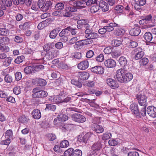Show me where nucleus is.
Wrapping results in <instances>:
<instances>
[{"instance_id":"31","label":"nucleus","mask_w":156,"mask_h":156,"mask_svg":"<svg viewBox=\"0 0 156 156\" xmlns=\"http://www.w3.org/2000/svg\"><path fill=\"white\" fill-rule=\"evenodd\" d=\"M9 30L5 28H0V36H7L9 35Z\"/></svg>"},{"instance_id":"36","label":"nucleus","mask_w":156,"mask_h":156,"mask_svg":"<svg viewBox=\"0 0 156 156\" xmlns=\"http://www.w3.org/2000/svg\"><path fill=\"white\" fill-rule=\"evenodd\" d=\"M10 41L9 39L7 37H0V45H3L7 43Z\"/></svg>"},{"instance_id":"40","label":"nucleus","mask_w":156,"mask_h":156,"mask_svg":"<svg viewBox=\"0 0 156 156\" xmlns=\"http://www.w3.org/2000/svg\"><path fill=\"white\" fill-rule=\"evenodd\" d=\"M122 44V41L118 39H113L112 41V45L114 47H118L119 46Z\"/></svg>"},{"instance_id":"59","label":"nucleus","mask_w":156,"mask_h":156,"mask_svg":"<svg viewBox=\"0 0 156 156\" xmlns=\"http://www.w3.org/2000/svg\"><path fill=\"white\" fill-rule=\"evenodd\" d=\"M113 49V48L110 46H108L105 48L104 50V52L106 54H109L111 53Z\"/></svg>"},{"instance_id":"23","label":"nucleus","mask_w":156,"mask_h":156,"mask_svg":"<svg viewBox=\"0 0 156 156\" xmlns=\"http://www.w3.org/2000/svg\"><path fill=\"white\" fill-rule=\"evenodd\" d=\"M76 75L78 77L83 80L87 79L90 76L89 73L85 72H77Z\"/></svg>"},{"instance_id":"58","label":"nucleus","mask_w":156,"mask_h":156,"mask_svg":"<svg viewBox=\"0 0 156 156\" xmlns=\"http://www.w3.org/2000/svg\"><path fill=\"white\" fill-rule=\"evenodd\" d=\"M82 154V152L80 150L76 149L73 151V156H81Z\"/></svg>"},{"instance_id":"45","label":"nucleus","mask_w":156,"mask_h":156,"mask_svg":"<svg viewBox=\"0 0 156 156\" xmlns=\"http://www.w3.org/2000/svg\"><path fill=\"white\" fill-rule=\"evenodd\" d=\"M124 9V7L122 5H116L114 8V10L119 13L122 12Z\"/></svg>"},{"instance_id":"49","label":"nucleus","mask_w":156,"mask_h":156,"mask_svg":"<svg viewBox=\"0 0 156 156\" xmlns=\"http://www.w3.org/2000/svg\"><path fill=\"white\" fill-rule=\"evenodd\" d=\"M24 59V57L23 55L18 56L15 59L14 62L16 64H20L23 61Z\"/></svg>"},{"instance_id":"21","label":"nucleus","mask_w":156,"mask_h":156,"mask_svg":"<svg viewBox=\"0 0 156 156\" xmlns=\"http://www.w3.org/2000/svg\"><path fill=\"white\" fill-rule=\"evenodd\" d=\"M119 62L120 65L124 69L128 66L127 60L124 56H121L119 58Z\"/></svg>"},{"instance_id":"18","label":"nucleus","mask_w":156,"mask_h":156,"mask_svg":"<svg viewBox=\"0 0 156 156\" xmlns=\"http://www.w3.org/2000/svg\"><path fill=\"white\" fill-rule=\"evenodd\" d=\"M129 108L132 114L138 115L139 113L138 105L137 104L132 103L130 106Z\"/></svg>"},{"instance_id":"62","label":"nucleus","mask_w":156,"mask_h":156,"mask_svg":"<svg viewBox=\"0 0 156 156\" xmlns=\"http://www.w3.org/2000/svg\"><path fill=\"white\" fill-rule=\"evenodd\" d=\"M15 79L16 80L18 81L20 80L22 78V74L20 72H16L15 74Z\"/></svg>"},{"instance_id":"20","label":"nucleus","mask_w":156,"mask_h":156,"mask_svg":"<svg viewBox=\"0 0 156 156\" xmlns=\"http://www.w3.org/2000/svg\"><path fill=\"white\" fill-rule=\"evenodd\" d=\"M32 0H12L14 4L17 5L19 4H23L25 3L27 6H29L31 4Z\"/></svg>"},{"instance_id":"6","label":"nucleus","mask_w":156,"mask_h":156,"mask_svg":"<svg viewBox=\"0 0 156 156\" xmlns=\"http://www.w3.org/2000/svg\"><path fill=\"white\" fill-rule=\"evenodd\" d=\"M125 69H118L116 73V77L118 81L121 83H125Z\"/></svg>"},{"instance_id":"35","label":"nucleus","mask_w":156,"mask_h":156,"mask_svg":"<svg viewBox=\"0 0 156 156\" xmlns=\"http://www.w3.org/2000/svg\"><path fill=\"white\" fill-rule=\"evenodd\" d=\"M14 41L17 43H20L23 41V37L21 35H15L13 38Z\"/></svg>"},{"instance_id":"43","label":"nucleus","mask_w":156,"mask_h":156,"mask_svg":"<svg viewBox=\"0 0 156 156\" xmlns=\"http://www.w3.org/2000/svg\"><path fill=\"white\" fill-rule=\"evenodd\" d=\"M112 137V134L110 133H105L103 134L102 139L103 140H106L110 139Z\"/></svg>"},{"instance_id":"48","label":"nucleus","mask_w":156,"mask_h":156,"mask_svg":"<svg viewBox=\"0 0 156 156\" xmlns=\"http://www.w3.org/2000/svg\"><path fill=\"white\" fill-rule=\"evenodd\" d=\"M28 120L29 119L24 115L20 116L19 119V122L22 123L27 122Z\"/></svg>"},{"instance_id":"17","label":"nucleus","mask_w":156,"mask_h":156,"mask_svg":"<svg viewBox=\"0 0 156 156\" xmlns=\"http://www.w3.org/2000/svg\"><path fill=\"white\" fill-rule=\"evenodd\" d=\"M92 130L96 133H100L103 132L104 129L101 126L99 125L97 123H94L91 126Z\"/></svg>"},{"instance_id":"50","label":"nucleus","mask_w":156,"mask_h":156,"mask_svg":"<svg viewBox=\"0 0 156 156\" xmlns=\"http://www.w3.org/2000/svg\"><path fill=\"white\" fill-rule=\"evenodd\" d=\"M152 16L151 14H149L145 16L143 19V20H144L145 22L146 23L151 21L152 19Z\"/></svg>"},{"instance_id":"3","label":"nucleus","mask_w":156,"mask_h":156,"mask_svg":"<svg viewBox=\"0 0 156 156\" xmlns=\"http://www.w3.org/2000/svg\"><path fill=\"white\" fill-rule=\"evenodd\" d=\"M84 32L85 34V37L87 39L91 40L97 38L98 37V34L94 31L90 26L85 29Z\"/></svg>"},{"instance_id":"10","label":"nucleus","mask_w":156,"mask_h":156,"mask_svg":"<svg viewBox=\"0 0 156 156\" xmlns=\"http://www.w3.org/2000/svg\"><path fill=\"white\" fill-rule=\"evenodd\" d=\"M134 54L135 55L134 58L136 60L141 59L144 55V52L142 49L140 47L135 48L133 50Z\"/></svg>"},{"instance_id":"11","label":"nucleus","mask_w":156,"mask_h":156,"mask_svg":"<svg viewBox=\"0 0 156 156\" xmlns=\"http://www.w3.org/2000/svg\"><path fill=\"white\" fill-rule=\"evenodd\" d=\"M62 93L63 91L61 92L58 96L51 97L49 99V101L54 103L59 104L62 103Z\"/></svg>"},{"instance_id":"4","label":"nucleus","mask_w":156,"mask_h":156,"mask_svg":"<svg viewBox=\"0 0 156 156\" xmlns=\"http://www.w3.org/2000/svg\"><path fill=\"white\" fill-rule=\"evenodd\" d=\"M32 92L34 96L38 98H42L46 97L48 95L47 91L41 90L39 87H36L33 89Z\"/></svg>"},{"instance_id":"42","label":"nucleus","mask_w":156,"mask_h":156,"mask_svg":"<svg viewBox=\"0 0 156 156\" xmlns=\"http://www.w3.org/2000/svg\"><path fill=\"white\" fill-rule=\"evenodd\" d=\"M53 47H54V45L53 44H46L44 46L43 49L44 51H46V52H47L50 50L51 49L53 48Z\"/></svg>"},{"instance_id":"22","label":"nucleus","mask_w":156,"mask_h":156,"mask_svg":"<svg viewBox=\"0 0 156 156\" xmlns=\"http://www.w3.org/2000/svg\"><path fill=\"white\" fill-rule=\"evenodd\" d=\"M89 66L88 61L87 60L83 61L78 64V68L81 70H84L87 69Z\"/></svg>"},{"instance_id":"9","label":"nucleus","mask_w":156,"mask_h":156,"mask_svg":"<svg viewBox=\"0 0 156 156\" xmlns=\"http://www.w3.org/2000/svg\"><path fill=\"white\" fill-rule=\"evenodd\" d=\"M95 137V135L94 134L90 132L87 133L83 136H79L78 137V140L80 142L86 143L88 140Z\"/></svg>"},{"instance_id":"47","label":"nucleus","mask_w":156,"mask_h":156,"mask_svg":"<svg viewBox=\"0 0 156 156\" xmlns=\"http://www.w3.org/2000/svg\"><path fill=\"white\" fill-rule=\"evenodd\" d=\"M100 5H98L97 4L95 5H94L91 6L90 8V11L91 12L94 13L98 11L99 9Z\"/></svg>"},{"instance_id":"19","label":"nucleus","mask_w":156,"mask_h":156,"mask_svg":"<svg viewBox=\"0 0 156 156\" xmlns=\"http://www.w3.org/2000/svg\"><path fill=\"white\" fill-rule=\"evenodd\" d=\"M1 8L3 10H5L6 9V7L11 6L12 5L11 0H2L0 2Z\"/></svg>"},{"instance_id":"56","label":"nucleus","mask_w":156,"mask_h":156,"mask_svg":"<svg viewBox=\"0 0 156 156\" xmlns=\"http://www.w3.org/2000/svg\"><path fill=\"white\" fill-rule=\"evenodd\" d=\"M71 83L75 85L78 87H81L82 86V84L79 81H76L74 79H72L71 81Z\"/></svg>"},{"instance_id":"24","label":"nucleus","mask_w":156,"mask_h":156,"mask_svg":"<svg viewBox=\"0 0 156 156\" xmlns=\"http://www.w3.org/2000/svg\"><path fill=\"white\" fill-rule=\"evenodd\" d=\"M61 30L60 27L56 28L53 29L50 33L49 37L51 39H55Z\"/></svg>"},{"instance_id":"5","label":"nucleus","mask_w":156,"mask_h":156,"mask_svg":"<svg viewBox=\"0 0 156 156\" xmlns=\"http://www.w3.org/2000/svg\"><path fill=\"white\" fill-rule=\"evenodd\" d=\"M136 98L139 104L141 106H147V97L144 94H138L136 95Z\"/></svg>"},{"instance_id":"44","label":"nucleus","mask_w":156,"mask_h":156,"mask_svg":"<svg viewBox=\"0 0 156 156\" xmlns=\"http://www.w3.org/2000/svg\"><path fill=\"white\" fill-rule=\"evenodd\" d=\"M48 22L46 21H43L40 23L37 26V28L39 30L42 29L47 25Z\"/></svg>"},{"instance_id":"16","label":"nucleus","mask_w":156,"mask_h":156,"mask_svg":"<svg viewBox=\"0 0 156 156\" xmlns=\"http://www.w3.org/2000/svg\"><path fill=\"white\" fill-rule=\"evenodd\" d=\"M90 70L92 72L99 74H102L104 72V68L101 66H96L92 67Z\"/></svg>"},{"instance_id":"63","label":"nucleus","mask_w":156,"mask_h":156,"mask_svg":"<svg viewBox=\"0 0 156 156\" xmlns=\"http://www.w3.org/2000/svg\"><path fill=\"white\" fill-rule=\"evenodd\" d=\"M48 139L50 141H53L56 139V136L55 134L53 133H48L47 135Z\"/></svg>"},{"instance_id":"38","label":"nucleus","mask_w":156,"mask_h":156,"mask_svg":"<svg viewBox=\"0 0 156 156\" xmlns=\"http://www.w3.org/2000/svg\"><path fill=\"white\" fill-rule=\"evenodd\" d=\"M5 59V60L3 62V65L6 66H8L11 63V62L12 60V58L11 57H9Z\"/></svg>"},{"instance_id":"29","label":"nucleus","mask_w":156,"mask_h":156,"mask_svg":"<svg viewBox=\"0 0 156 156\" xmlns=\"http://www.w3.org/2000/svg\"><path fill=\"white\" fill-rule=\"evenodd\" d=\"M65 29L67 32L69 33V35L70 33L73 35H75L77 32V30H78L77 29L74 28L71 26L68 27Z\"/></svg>"},{"instance_id":"14","label":"nucleus","mask_w":156,"mask_h":156,"mask_svg":"<svg viewBox=\"0 0 156 156\" xmlns=\"http://www.w3.org/2000/svg\"><path fill=\"white\" fill-rule=\"evenodd\" d=\"M147 114L151 117H156V108L152 106H148L147 109Z\"/></svg>"},{"instance_id":"57","label":"nucleus","mask_w":156,"mask_h":156,"mask_svg":"<svg viewBox=\"0 0 156 156\" xmlns=\"http://www.w3.org/2000/svg\"><path fill=\"white\" fill-rule=\"evenodd\" d=\"M95 59L97 62H101L104 59V55L102 54H101L97 56Z\"/></svg>"},{"instance_id":"28","label":"nucleus","mask_w":156,"mask_h":156,"mask_svg":"<svg viewBox=\"0 0 156 156\" xmlns=\"http://www.w3.org/2000/svg\"><path fill=\"white\" fill-rule=\"evenodd\" d=\"M100 8H101L103 12H106L109 10V6L108 4L103 1H101L99 3Z\"/></svg>"},{"instance_id":"51","label":"nucleus","mask_w":156,"mask_h":156,"mask_svg":"<svg viewBox=\"0 0 156 156\" xmlns=\"http://www.w3.org/2000/svg\"><path fill=\"white\" fill-rule=\"evenodd\" d=\"M121 53L118 51H115L111 53V55L113 58H118L121 55Z\"/></svg>"},{"instance_id":"13","label":"nucleus","mask_w":156,"mask_h":156,"mask_svg":"<svg viewBox=\"0 0 156 156\" xmlns=\"http://www.w3.org/2000/svg\"><path fill=\"white\" fill-rule=\"evenodd\" d=\"M106 82L108 85L112 89L117 88L119 87V84L115 80L108 78L107 79Z\"/></svg>"},{"instance_id":"33","label":"nucleus","mask_w":156,"mask_h":156,"mask_svg":"<svg viewBox=\"0 0 156 156\" xmlns=\"http://www.w3.org/2000/svg\"><path fill=\"white\" fill-rule=\"evenodd\" d=\"M124 76L125 78V83L128 82L130 81L133 78V75L130 73H126L125 71Z\"/></svg>"},{"instance_id":"61","label":"nucleus","mask_w":156,"mask_h":156,"mask_svg":"<svg viewBox=\"0 0 156 156\" xmlns=\"http://www.w3.org/2000/svg\"><path fill=\"white\" fill-rule=\"evenodd\" d=\"M83 45L87 44H90L92 43V40L90 39H87L82 40Z\"/></svg>"},{"instance_id":"54","label":"nucleus","mask_w":156,"mask_h":156,"mask_svg":"<svg viewBox=\"0 0 156 156\" xmlns=\"http://www.w3.org/2000/svg\"><path fill=\"white\" fill-rule=\"evenodd\" d=\"M0 50L3 52H7L9 51V47L5 44L3 45H0Z\"/></svg>"},{"instance_id":"34","label":"nucleus","mask_w":156,"mask_h":156,"mask_svg":"<svg viewBox=\"0 0 156 156\" xmlns=\"http://www.w3.org/2000/svg\"><path fill=\"white\" fill-rule=\"evenodd\" d=\"M77 23L78 24H81L82 25L85 29L90 26L87 23V21L86 20H79L77 21Z\"/></svg>"},{"instance_id":"32","label":"nucleus","mask_w":156,"mask_h":156,"mask_svg":"<svg viewBox=\"0 0 156 156\" xmlns=\"http://www.w3.org/2000/svg\"><path fill=\"white\" fill-rule=\"evenodd\" d=\"M62 103H67L70 101L72 99L73 97L71 95H68L65 97L64 95V92L62 93Z\"/></svg>"},{"instance_id":"39","label":"nucleus","mask_w":156,"mask_h":156,"mask_svg":"<svg viewBox=\"0 0 156 156\" xmlns=\"http://www.w3.org/2000/svg\"><path fill=\"white\" fill-rule=\"evenodd\" d=\"M36 81L37 84L40 86H44L46 84V82L45 80L43 79L37 78Z\"/></svg>"},{"instance_id":"60","label":"nucleus","mask_w":156,"mask_h":156,"mask_svg":"<svg viewBox=\"0 0 156 156\" xmlns=\"http://www.w3.org/2000/svg\"><path fill=\"white\" fill-rule=\"evenodd\" d=\"M52 5V3L50 1H47L45 4V5L43 7L44 10H47L49 9V7L51 6Z\"/></svg>"},{"instance_id":"2","label":"nucleus","mask_w":156,"mask_h":156,"mask_svg":"<svg viewBox=\"0 0 156 156\" xmlns=\"http://www.w3.org/2000/svg\"><path fill=\"white\" fill-rule=\"evenodd\" d=\"M102 147V144L100 142L94 143L91 147V150L88 156H97Z\"/></svg>"},{"instance_id":"46","label":"nucleus","mask_w":156,"mask_h":156,"mask_svg":"<svg viewBox=\"0 0 156 156\" xmlns=\"http://www.w3.org/2000/svg\"><path fill=\"white\" fill-rule=\"evenodd\" d=\"M69 145V142L67 140L62 141L60 143V147L62 148H66Z\"/></svg>"},{"instance_id":"8","label":"nucleus","mask_w":156,"mask_h":156,"mask_svg":"<svg viewBox=\"0 0 156 156\" xmlns=\"http://www.w3.org/2000/svg\"><path fill=\"white\" fill-rule=\"evenodd\" d=\"M95 137V135L94 134L90 132L87 133L83 136H79L78 137V140L80 142L86 143L88 140Z\"/></svg>"},{"instance_id":"1","label":"nucleus","mask_w":156,"mask_h":156,"mask_svg":"<svg viewBox=\"0 0 156 156\" xmlns=\"http://www.w3.org/2000/svg\"><path fill=\"white\" fill-rule=\"evenodd\" d=\"M44 66L39 64L26 67L24 69V73L27 74L35 73L40 69H43Z\"/></svg>"},{"instance_id":"25","label":"nucleus","mask_w":156,"mask_h":156,"mask_svg":"<svg viewBox=\"0 0 156 156\" xmlns=\"http://www.w3.org/2000/svg\"><path fill=\"white\" fill-rule=\"evenodd\" d=\"M31 115L34 119H38L41 117V113L39 110L35 109L33 110Z\"/></svg>"},{"instance_id":"37","label":"nucleus","mask_w":156,"mask_h":156,"mask_svg":"<svg viewBox=\"0 0 156 156\" xmlns=\"http://www.w3.org/2000/svg\"><path fill=\"white\" fill-rule=\"evenodd\" d=\"M46 108L45 109L46 111L51 110L55 111L56 109V106L52 104H47L46 105Z\"/></svg>"},{"instance_id":"15","label":"nucleus","mask_w":156,"mask_h":156,"mask_svg":"<svg viewBox=\"0 0 156 156\" xmlns=\"http://www.w3.org/2000/svg\"><path fill=\"white\" fill-rule=\"evenodd\" d=\"M105 66L107 68H112L116 66L115 61L111 58H109L105 60L104 62Z\"/></svg>"},{"instance_id":"7","label":"nucleus","mask_w":156,"mask_h":156,"mask_svg":"<svg viewBox=\"0 0 156 156\" xmlns=\"http://www.w3.org/2000/svg\"><path fill=\"white\" fill-rule=\"evenodd\" d=\"M71 117L73 120L79 123H83L86 121L85 117L79 113L73 114L71 115Z\"/></svg>"},{"instance_id":"30","label":"nucleus","mask_w":156,"mask_h":156,"mask_svg":"<svg viewBox=\"0 0 156 156\" xmlns=\"http://www.w3.org/2000/svg\"><path fill=\"white\" fill-rule=\"evenodd\" d=\"M145 40L147 42H151L153 39V37L152 34L149 32L146 33L144 36Z\"/></svg>"},{"instance_id":"53","label":"nucleus","mask_w":156,"mask_h":156,"mask_svg":"<svg viewBox=\"0 0 156 156\" xmlns=\"http://www.w3.org/2000/svg\"><path fill=\"white\" fill-rule=\"evenodd\" d=\"M5 82L8 83H11L13 79L12 76L9 74L6 75L4 77Z\"/></svg>"},{"instance_id":"41","label":"nucleus","mask_w":156,"mask_h":156,"mask_svg":"<svg viewBox=\"0 0 156 156\" xmlns=\"http://www.w3.org/2000/svg\"><path fill=\"white\" fill-rule=\"evenodd\" d=\"M74 149L72 148H70L66 150L64 153V156H71L73 155Z\"/></svg>"},{"instance_id":"26","label":"nucleus","mask_w":156,"mask_h":156,"mask_svg":"<svg viewBox=\"0 0 156 156\" xmlns=\"http://www.w3.org/2000/svg\"><path fill=\"white\" fill-rule=\"evenodd\" d=\"M118 27V25L115 23H109L106 26H105L107 32H110L113 30L114 27Z\"/></svg>"},{"instance_id":"12","label":"nucleus","mask_w":156,"mask_h":156,"mask_svg":"<svg viewBox=\"0 0 156 156\" xmlns=\"http://www.w3.org/2000/svg\"><path fill=\"white\" fill-rule=\"evenodd\" d=\"M59 36L60 37L61 41L63 42H66L68 40V35H69V33L67 32L65 29L62 30L59 34Z\"/></svg>"},{"instance_id":"27","label":"nucleus","mask_w":156,"mask_h":156,"mask_svg":"<svg viewBox=\"0 0 156 156\" xmlns=\"http://www.w3.org/2000/svg\"><path fill=\"white\" fill-rule=\"evenodd\" d=\"M141 31L140 28L135 27L129 31V34L133 36H137L140 34Z\"/></svg>"},{"instance_id":"52","label":"nucleus","mask_w":156,"mask_h":156,"mask_svg":"<svg viewBox=\"0 0 156 156\" xmlns=\"http://www.w3.org/2000/svg\"><path fill=\"white\" fill-rule=\"evenodd\" d=\"M109 144L112 146H115L118 144L119 142L117 139L110 140L108 142Z\"/></svg>"},{"instance_id":"64","label":"nucleus","mask_w":156,"mask_h":156,"mask_svg":"<svg viewBox=\"0 0 156 156\" xmlns=\"http://www.w3.org/2000/svg\"><path fill=\"white\" fill-rule=\"evenodd\" d=\"M148 62V60L146 58H144L140 60V63L141 65H146Z\"/></svg>"},{"instance_id":"55","label":"nucleus","mask_w":156,"mask_h":156,"mask_svg":"<svg viewBox=\"0 0 156 156\" xmlns=\"http://www.w3.org/2000/svg\"><path fill=\"white\" fill-rule=\"evenodd\" d=\"M63 16L66 17H69L72 16L71 12L69 10V8L62 11Z\"/></svg>"}]
</instances>
